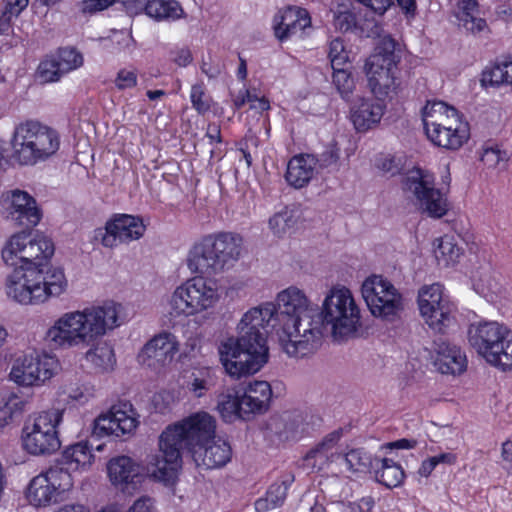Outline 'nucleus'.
Masks as SVG:
<instances>
[{
	"mask_svg": "<svg viewBox=\"0 0 512 512\" xmlns=\"http://www.w3.org/2000/svg\"><path fill=\"white\" fill-rule=\"evenodd\" d=\"M373 471L376 481L387 488L400 486L405 478L403 468L390 458H377Z\"/></svg>",
	"mask_w": 512,
	"mask_h": 512,
	"instance_id": "33",
	"label": "nucleus"
},
{
	"mask_svg": "<svg viewBox=\"0 0 512 512\" xmlns=\"http://www.w3.org/2000/svg\"><path fill=\"white\" fill-rule=\"evenodd\" d=\"M320 418L299 409L274 414L267 422V429L284 440H297L310 434L318 426Z\"/></svg>",
	"mask_w": 512,
	"mask_h": 512,
	"instance_id": "16",
	"label": "nucleus"
},
{
	"mask_svg": "<svg viewBox=\"0 0 512 512\" xmlns=\"http://www.w3.org/2000/svg\"><path fill=\"white\" fill-rule=\"evenodd\" d=\"M92 346L86 353V359L103 371L112 370L116 363L113 348L107 343Z\"/></svg>",
	"mask_w": 512,
	"mask_h": 512,
	"instance_id": "42",
	"label": "nucleus"
},
{
	"mask_svg": "<svg viewBox=\"0 0 512 512\" xmlns=\"http://www.w3.org/2000/svg\"><path fill=\"white\" fill-rule=\"evenodd\" d=\"M311 29V17L308 11L297 6H288L280 10L273 19L276 38L284 42L292 37H304Z\"/></svg>",
	"mask_w": 512,
	"mask_h": 512,
	"instance_id": "21",
	"label": "nucleus"
},
{
	"mask_svg": "<svg viewBox=\"0 0 512 512\" xmlns=\"http://www.w3.org/2000/svg\"><path fill=\"white\" fill-rule=\"evenodd\" d=\"M218 382L216 371L210 367L196 368L191 374V380L188 383V389L196 397H203L213 389Z\"/></svg>",
	"mask_w": 512,
	"mask_h": 512,
	"instance_id": "38",
	"label": "nucleus"
},
{
	"mask_svg": "<svg viewBox=\"0 0 512 512\" xmlns=\"http://www.w3.org/2000/svg\"><path fill=\"white\" fill-rule=\"evenodd\" d=\"M242 405L246 417L250 420L254 415L265 413L271 403L272 389L267 381L249 382L242 389Z\"/></svg>",
	"mask_w": 512,
	"mask_h": 512,
	"instance_id": "26",
	"label": "nucleus"
},
{
	"mask_svg": "<svg viewBox=\"0 0 512 512\" xmlns=\"http://www.w3.org/2000/svg\"><path fill=\"white\" fill-rule=\"evenodd\" d=\"M362 296L371 314L390 319L403 309V297L395 286L381 275H371L361 287Z\"/></svg>",
	"mask_w": 512,
	"mask_h": 512,
	"instance_id": "14",
	"label": "nucleus"
},
{
	"mask_svg": "<svg viewBox=\"0 0 512 512\" xmlns=\"http://www.w3.org/2000/svg\"><path fill=\"white\" fill-rule=\"evenodd\" d=\"M146 225L141 216L115 214L106 222L105 232L99 231L103 246L113 248L119 243H129L143 237Z\"/></svg>",
	"mask_w": 512,
	"mask_h": 512,
	"instance_id": "20",
	"label": "nucleus"
},
{
	"mask_svg": "<svg viewBox=\"0 0 512 512\" xmlns=\"http://www.w3.org/2000/svg\"><path fill=\"white\" fill-rule=\"evenodd\" d=\"M375 505L372 497H363L358 502L351 504V512H371Z\"/></svg>",
	"mask_w": 512,
	"mask_h": 512,
	"instance_id": "63",
	"label": "nucleus"
},
{
	"mask_svg": "<svg viewBox=\"0 0 512 512\" xmlns=\"http://www.w3.org/2000/svg\"><path fill=\"white\" fill-rule=\"evenodd\" d=\"M117 319V305L113 301L66 312L47 330L45 339L53 349L94 345L107 330L118 326Z\"/></svg>",
	"mask_w": 512,
	"mask_h": 512,
	"instance_id": "5",
	"label": "nucleus"
},
{
	"mask_svg": "<svg viewBox=\"0 0 512 512\" xmlns=\"http://www.w3.org/2000/svg\"><path fill=\"white\" fill-rule=\"evenodd\" d=\"M342 459L349 471L371 472L377 457L373 458L364 448H354L345 453Z\"/></svg>",
	"mask_w": 512,
	"mask_h": 512,
	"instance_id": "41",
	"label": "nucleus"
},
{
	"mask_svg": "<svg viewBox=\"0 0 512 512\" xmlns=\"http://www.w3.org/2000/svg\"><path fill=\"white\" fill-rule=\"evenodd\" d=\"M53 241L43 234H13L2 249L6 265L14 267L6 280V294L23 305H36L64 293L68 286L64 270L49 264Z\"/></svg>",
	"mask_w": 512,
	"mask_h": 512,
	"instance_id": "2",
	"label": "nucleus"
},
{
	"mask_svg": "<svg viewBox=\"0 0 512 512\" xmlns=\"http://www.w3.org/2000/svg\"><path fill=\"white\" fill-rule=\"evenodd\" d=\"M503 61L495 62L489 67H486L482 72L481 83L483 86H500L507 84L506 73L507 70L503 69Z\"/></svg>",
	"mask_w": 512,
	"mask_h": 512,
	"instance_id": "48",
	"label": "nucleus"
},
{
	"mask_svg": "<svg viewBox=\"0 0 512 512\" xmlns=\"http://www.w3.org/2000/svg\"><path fill=\"white\" fill-rule=\"evenodd\" d=\"M479 4L476 0H458L455 16L458 25L471 34H478L487 28V22L479 16Z\"/></svg>",
	"mask_w": 512,
	"mask_h": 512,
	"instance_id": "32",
	"label": "nucleus"
},
{
	"mask_svg": "<svg viewBox=\"0 0 512 512\" xmlns=\"http://www.w3.org/2000/svg\"><path fill=\"white\" fill-rule=\"evenodd\" d=\"M168 60L180 68H185L193 62L191 49L185 45H174L167 52Z\"/></svg>",
	"mask_w": 512,
	"mask_h": 512,
	"instance_id": "52",
	"label": "nucleus"
},
{
	"mask_svg": "<svg viewBox=\"0 0 512 512\" xmlns=\"http://www.w3.org/2000/svg\"><path fill=\"white\" fill-rule=\"evenodd\" d=\"M151 0H126L124 2L126 10L132 14H139L141 12H145L148 16V5H150Z\"/></svg>",
	"mask_w": 512,
	"mask_h": 512,
	"instance_id": "61",
	"label": "nucleus"
},
{
	"mask_svg": "<svg viewBox=\"0 0 512 512\" xmlns=\"http://www.w3.org/2000/svg\"><path fill=\"white\" fill-rule=\"evenodd\" d=\"M216 422L207 412L191 414L168 425L159 436V454L154 457L152 475L166 484L173 482L182 464V450L190 453L215 438Z\"/></svg>",
	"mask_w": 512,
	"mask_h": 512,
	"instance_id": "4",
	"label": "nucleus"
},
{
	"mask_svg": "<svg viewBox=\"0 0 512 512\" xmlns=\"http://www.w3.org/2000/svg\"><path fill=\"white\" fill-rule=\"evenodd\" d=\"M343 436V429L339 428L328 433L319 443L320 449H325L331 453L332 449L338 444Z\"/></svg>",
	"mask_w": 512,
	"mask_h": 512,
	"instance_id": "59",
	"label": "nucleus"
},
{
	"mask_svg": "<svg viewBox=\"0 0 512 512\" xmlns=\"http://www.w3.org/2000/svg\"><path fill=\"white\" fill-rule=\"evenodd\" d=\"M432 359L441 374L459 375L467 368V358L462 349L442 337L433 342Z\"/></svg>",
	"mask_w": 512,
	"mask_h": 512,
	"instance_id": "23",
	"label": "nucleus"
},
{
	"mask_svg": "<svg viewBox=\"0 0 512 512\" xmlns=\"http://www.w3.org/2000/svg\"><path fill=\"white\" fill-rule=\"evenodd\" d=\"M314 170L313 154L295 155L288 162L285 179L294 188H302L311 181Z\"/></svg>",
	"mask_w": 512,
	"mask_h": 512,
	"instance_id": "31",
	"label": "nucleus"
},
{
	"mask_svg": "<svg viewBox=\"0 0 512 512\" xmlns=\"http://www.w3.org/2000/svg\"><path fill=\"white\" fill-rule=\"evenodd\" d=\"M326 325L331 326L334 337H347L360 326V309L346 287L332 288L319 310Z\"/></svg>",
	"mask_w": 512,
	"mask_h": 512,
	"instance_id": "9",
	"label": "nucleus"
},
{
	"mask_svg": "<svg viewBox=\"0 0 512 512\" xmlns=\"http://www.w3.org/2000/svg\"><path fill=\"white\" fill-rule=\"evenodd\" d=\"M73 487V478L59 466H50L33 477L25 491L28 502L35 507H46L61 502Z\"/></svg>",
	"mask_w": 512,
	"mask_h": 512,
	"instance_id": "11",
	"label": "nucleus"
},
{
	"mask_svg": "<svg viewBox=\"0 0 512 512\" xmlns=\"http://www.w3.org/2000/svg\"><path fill=\"white\" fill-rule=\"evenodd\" d=\"M419 310L427 325L444 334L455 323L456 305L444 294L440 283L423 286L418 293Z\"/></svg>",
	"mask_w": 512,
	"mask_h": 512,
	"instance_id": "12",
	"label": "nucleus"
},
{
	"mask_svg": "<svg viewBox=\"0 0 512 512\" xmlns=\"http://www.w3.org/2000/svg\"><path fill=\"white\" fill-rule=\"evenodd\" d=\"M29 0H5L4 11L10 15L19 17L23 10L27 8Z\"/></svg>",
	"mask_w": 512,
	"mask_h": 512,
	"instance_id": "60",
	"label": "nucleus"
},
{
	"mask_svg": "<svg viewBox=\"0 0 512 512\" xmlns=\"http://www.w3.org/2000/svg\"><path fill=\"white\" fill-rule=\"evenodd\" d=\"M328 58L332 68L347 65L349 61V52L345 48L343 39L336 37L329 42Z\"/></svg>",
	"mask_w": 512,
	"mask_h": 512,
	"instance_id": "47",
	"label": "nucleus"
},
{
	"mask_svg": "<svg viewBox=\"0 0 512 512\" xmlns=\"http://www.w3.org/2000/svg\"><path fill=\"white\" fill-rule=\"evenodd\" d=\"M191 456L198 467L216 469L225 466L232 457V449L225 441H214L193 450Z\"/></svg>",
	"mask_w": 512,
	"mask_h": 512,
	"instance_id": "28",
	"label": "nucleus"
},
{
	"mask_svg": "<svg viewBox=\"0 0 512 512\" xmlns=\"http://www.w3.org/2000/svg\"><path fill=\"white\" fill-rule=\"evenodd\" d=\"M3 207L7 218L15 225L22 226L30 232L42 218V210L37 204L36 199L28 192L15 189L3 195Z\"/></svg>",
	"mask_w": 512,
	"mask_h": 512,
	"instance_id": "18",
	"label": "nucleus"
},
{
	"mask_svg": "<svg viewBox=\"0 0 512 512\" xmlns=\"http://www.w3.org/2000/svg\"><path fill=\"white\" fill-rule=\"evenodd\" d=\"M114 83L118 90L134 88L138 83L137 73L135 70H128L126 68L120 69Z\"/></svg>",
	"mask_w": 512,
	"mask_h": 512,
	"instance_id": "56",
	"label": "nucleus"
},
{
	"mask_svg": "<svg viewBox=\"0 0 512 512\" xmlns=\"http://www.w3.org/2000/svg\"><path fill=\"white\" fill-rule=\"evenodd\" d=\"M396 46L397 43L390 36L382 38L375 52L365 62V73L373 97L383 101L399 85L395 73L401 56L396 52Z\"/></svg>",
	"mask_w": 512,
	"mask_h": 512,
	"instance_id": "8",
	"label": "nucleus"
},
{
	"mask_svg": "<svg viewBox=\"0 0 512 512\" xmlns=\"http://www.w3.org/2000/svg\"><path fill=\"white\" fill-rule=\"evenodd\" d=\"M333 14V26L341 33H353L362 35L367 31L370 19L367 14L352 4L341 3L331 8Z\"/></svg>",
	"mask_w": 512,
	"mask_h": 512,
	"instance_id": "25",
	"label": "nucleus"
},
{
	"mask_svg": "<svg viewBox=\"0 0 512 512\" xmlns=\"http://www.w3.org/2000/svg\"><path fill=\"white\" fill-rule=\"evenodd\" d=\"M108 476L114 485H120L122 490L135 489L141 482L140 467L128 456L112 458L107 465Z\"/></svg>",
	"mask_w": 512,
	"mask_h": 512,
	"instance_id": "27",
	"label": "nucleus"
},
{
	"mask_svg": "<svg viewBox=\"0 0 512 512\" xmlns=\"http://www.w3.org/2000/svg\"><path fill=\"white\" fill-rule=\"evenodd\" d=\"M184 10L176 0H151L148 16L156 21H176L184 17Z\"/></svg>",
	"mask_w": 512,
	"mask_h": 512,
	"instance_id": "39",
	"label": "nucleus"
},
{
	"mask_svg": "<svg viewBox=\"0 0 512 512\" xmlns=\"http://www.w3.org/2000/svg\"><path fill=\"white\" fill-rule=\"evenodd\" d=\"M459 114V111L447 105L443 101H427L426 105L421 110L424 131L432 127L431 123H439V119H449Z\"/></svg>",
	"mask_w": 512,
	"mask_h": 512,
	"instance_id": "40",
	"label": "nucleus"
},
{
	"mask_svg": "<svg viewBox=\"0 0 512 512\" xmlns=\"http://www.w3.org/2000/svg\"><path fill=\"white\" fill-rule=\"evenodd\" d=\"M178 350L179 344L176 337L169 332H163L144 345L142 355L164 366L173 360Z\"/></svg>",
	"mask_w": 512,
	"mask_h": 512,
	"instance_id": "30",
	"label": "nucleus"
},
{
	"mask_svg": "<svg viewBox=\"0 0 512 512\" xmlns=\"http://www.w3.org/2000/svg\"><path fill=\"white\" fill-rule=\"evenodd\" d=\"M27 401L15 392H2L0 394V429L5 427L14 418L21 416Z\"/></svg>",
	"mask_w": 512,
	"mask_h": 512,
	"instance_id": "36",
	"label": "nucleus"
},
{
	"mask_svg": "<svg viewBox=\"0 0 512 512\" xmlns=\"http://www.w3.org/2000/svg\"><path fill=\"white\" fill-rule=\"evenodd\" d=\"M402 188L415 199L419 210L431 218L439 219L449 210L445 193L435 187V177L428 170L415 167L402 179Z\"/></svg>",
	"mask_w": 512,
	"mask_h": 512,
	"instance_id": "10",
	"label": "nucleus"
},
{
	"mask_svg": "<svg viewBox=\"0 0 512 512\" xmlns=\"http://www.w3.org/2000/svg\"><path fill=\"white\" fill-rule=\"evenodd\" d=\"M242 250V237L231 232L204 236L191 248L188 268L199 276L187 280L174 291L170 305L175 316H190L211 308L219 299L212 281L214 276L233 266Z\"/></svg>",
	"mask_w": 512,
	"mask_h": 512,
	"instance_id": "3",
	"label": "nucleus"
},
{
	"mask_svg": "<svg viewBox=\"0 0 512 512\" xmlns=\"http://www.w3.org/2000/svg\"><path fill=\"white\" fill-rule=\"evenodd\" d=\"M461 255V248L454 242L453 237L444 236L435 250V257L439 265L445 267L456 263Z\"/></svg>",
	"mask_w": 512,
	"mask_h": 512,
	"instance_id": "43",
	"label": "nucleus"
},
{
	"mask_svg": "<svg viewBox=\"0 0 512 512\" xmlns=\"http://www.w3.org/2000/svg\"><path fill=\"white\" fill-rule=\"evenodd\" d=\"M363 5L366 9L365 14L370 16H383L388 9L394 4L393 0H355Z\"/></svg>",
	"mask_w": 512,
	"mask_h": 512,
	"instance_id": "55",
	"label": "nucleus"
},
{
	"mask_svg": "<svg viewBox=\"0 0 512 512\" xmlns=\"http://www.w3.org/2000/svg\"><path fill=\"white\" fill-rule=\"evenodd\" d=\"M425 130L427 138L437 147L449 151L459 150L470 139V125L462 114L449 119H439Z\"/></svg>",
	"mask_w": 512,
	"mask_h": 512,
	"instance_id": "17",
	"label": "nucleus"
},
{
	"mask_svg": "<svg viewBox=\"0 0 512 512\" xmlns=\"http://www.w3.org/2000/svg\"><path fill=\"white\" fill-rule=\"evenodd\" d=\"M136 415L132 404L128 402L114 405L107 415H101L94 420L92 436L101 438L131 434L139 424Z\"/></svg>",
	"mask_w": 512,
	"mask_h": 512,
	"instance_id": "19",
	"label": "nucleus"
},
{
	"mask_svg": "<svg viewBox=\"0 0 512 512\" xmlns=\"http://www.w3.org/2000/svg\"><path fill=\"white\" fill-rule=\"evenodd\" d=\"M279 327L284 351L291 357L302 358L314 353L322 344L326 325L316 307L311 313H302Z\"/></svg>",
	"mask_w": 512,
	"mask_h": 512,
	"instance_id": "7",
	"label": "nucleus"
},
{
	"mask_svg": "<svg viewBox=\"0 0 512 512\" xmlns=\"http://www.w3.org/2000/svg\"><path fill=\"white\" fill-rule=\"evenodd\" d=\"M333 69L332 83L343 98L348 97L354 87V79L345 66L335 67Z\"/></svg>",
	"mask_w": 512,
	"mask_h": 512,
	"instance_id": "46",
	"label": "nucleus"
},
{
	"mask_svg": "<svg viewBox=\"0 0 512 512\" xmlns=\"http://www.w3.org/2000/svg\"><path fill=\"white\" fill-rule=\"evenodd\" d=\"M242 405L240 391L228 389L218 396L217 410L222 419L231 423L236 419L248 420Z\"/></svg>",
	"mask_w": 512,
	"mask_h": 512,
	"instance_id": "34",
	"label": "nucleus"
},
{
	"mask_svg": "<svg viewBox=\"0 0 512 512\" xmlns=\"http://www.w3.org/2000/svg\"><path fill=\"white\" fill-rule=\"evenodd\" d=\"M397 5L400 7L402 13L408 19L415 18L417 14V3L416 0H395Z\"/></svg>",
	"mask_w": 512,
	"mask_h": 512,
	"instance_id": "62",
	"label": "nucleus"
},
{
	"mask_svg": "<svg viewBox=\"0 0 512 512\" xmlns=\"http://www.w3.org/2000/svg\"><path fill=\"white\" fill-rule=\"evenodd\" d=\"M385 109V101L376 97H363L351 106L350 119L358 132H366L380 123Z\"/></svg>",
	"mask_w": 512,
	"mask_h": 512,
	"instance_id": "24",
	"label": "nucleus"
},
{
	"mask_svg": "<svg viewBox=\"0 0 512 512\" xmlns=\"http://www.w3.org/2000/svg\"><path fill=\"white\" fill-rule=\"evenodd\" d=\"M289 483L287 481L274 482L268 488L264 497L254 503L257 512H267L282 506L286 500Z\"/></svg>",
	"mask_w": 512,
	"mask_h": 512,
	"instance_id": "37",
	"label": "nucleus"
},
{
	"mask_svg": "<svg viewBox=\"0 0 512 512\" xmlns=\"http://www.w3.org/2000/svg\"><path fill=\"white\" fill-rule=\"evenodd\" d=\"M375 166L383 173L395 176L403 171L404 161L392 154H381L376 158Z\"/></svg>",
	"mask_w": 512,
	"mask_h": 512,
	"instance_id": "51",
	"label": "nucleus"
},
{
	"mask_svg": "<svg viewBox=\"0 0 512 512\" xmlns=\"http://www.w3.org/2000/svg\"><path fill=\"white\" fill-rule=\"evenodd\" d=\"M508 327L497 321L480 320L468 326L467 339L469 345L479 356L487 359L492 356L494 347H497L498 339H502L503 333L508 332Z\"/></svg>",
	"mask_w": 512,
	"mask_h": 512,
	"instance_id": "22",
	"label": "nucleus"
},
{
	"mask_svg": "<svg viewBox=\"0 0 512 512\" xmlns=\"http://www.w3.org/2000/svg\"><path fill=\"white\" fill-rule=\"evenodd\" d=\"M507 154L504 151H501L497 147L485 148L481 155V161L488 168L496 167L500 161H506Z\"/></svg>",
	"mask_w": 512,
	"mask_h": 512,
	"instance_id": "57",
	"label": "nucleus"
},
{
	"mask_svg": "<svg viewBox=\"0 0 512 512\" xmlns=\"http://www.w3.org/2000/svg\"><path fill=\"white\" fill-rule=\"evenodd\" d=\"M62 421L59 410L43 411L38 414L31 425L24 428L23 447L32 455H50L60 448L56 430Z\"/></svg>",
	"mask_w": 512,
	"mask_h": 512,
	"instance_id": "13",
	"label": "nucleus"
},
{
	"mask_svg": "<svg viewBox=\"0 0 512 512\" xmlns=\"http://www.w3.org/2000/svg\"><path fill=\"white\" fill-rule=\"evenodd\" d=\"M330 455L332 456V453L325 449H320V446L317 444L306 453L303 458V465L313 471H320L329 463Z\"/></svg>",
	"mask_w": 512,
	"mask_h": 512,
	"instance_id": "50",
	"label": "nucleus"
},
{
	"mask_svg": "<svg viewBox=\"0 0 512 512\" xmlns=\"http://www.w3.org/2000/svg\"><path fill=\"white\" fill-rule=\"evenodd\" d=\"M94 457L92 447L88 442L80 441L66 447L53 466H59L62 471H66L72 476V472L88 469Z\"/></svg>",
	"mask_w": 512,
	"mask_h": 512,
	"instance_id": "29",
	"label": "nucleus"
},
{
	"mask_svg": "<svg viewBox=\"0 0 512 512\" xmlns=\"http://www.w3.org/2000/svg\"><path fill=\"white\" fill-rule=\"evenodd\" d=\"M316 307L302 290L290 286L278 293L277 306L267 302L251 308L237 326L238 336L227 338L219 346L225 372L236 379L257 373L269 359L268 327H281L290 318L311 313Z\"/></svg>",
	"mask_w": 512,
	"mask_h": 512,
	"instance_id": "1",
	"label": "nucleus"
},
{
	"mask_svg": "<svg viewBox=\"0 0 512 512\" xmlns=\"http://www.w3.org/2000/svg\"><path fill=\"white\" fill-rule=\"evenodd\" d=\"M56 360L34 351L17 357L10 371V379L21 386H40L54 375Z\"/></svg>",
	"mask_w": 512,
	"mask_h": 512,
	"instance_id": "15",
	"label": "nucleus"
},
{
	"mask_svg": "<svg viewBox=\"0 0 512 512\" xmlns=\"http://www.w3.org/2000/svg\"><path fill=\"white\" fill-rule=\"evenodd\" d=\"M293 224L294 220L292 219L291 212L287 210L278 212L269 219V227L276 235L285 233Z\"/></svg>",
	"mask_w": 512,
	"mask_h": 512,
	"instance_id": "54",
	"label": "nucleus"
},
{
	"mask_svg": "<svg viewBox=\"0 0 512 512\" xmlns=\"http://www.w3.org/2000/svg\"><path fill=\"white\" fill-rule=\"evenodd\" d=\"M65 74L62 70L61 62L57 58H49L40 62L37 75L44 82H56Z\"/></svg>",
	"mask_w": 512,
	"mask_h": 512,
	"instance_id": "45",
	"label": "nucleus"
},
{
	"mask_svg": "<svg viewBox=\"0 0 512 512\" xmlns=\"http://www.w3.org/2000/svg\"><path fill=\"white\" fill-rule=\"evenodd\" d=\"M13 157L21 165H34L54 155L60 147L59 133L38 121L20 123L14 131Z\"/></svg>",
	"mask_w": 512,
	"mask_h": 512,
	"instance_id": "6",
	"label": "nucleus"
},
{
	"mask_svg": "<svg viewBox=\"0 0 512 512\" xmlns=\"http://www.w3.org/2000/svg\"><path fill=\"white\" fill-rule=\"evenodd\" d=\"M58 61L61 62L65 73L77 69L83 64V56L74 48H64L59 51Z\"/></svg>",
	"mask_w": 512,
	"mask_h": 512,
	"instance_id": "53",
	"label": "nucleus"
},
{
	"mask_svg": "<svg viewBox=\"0 0 512 512\" xmlns=\"http://www.w3.org/2000/svg\"><path fill=\"white\" fill-rule=\"evenodd\" d=\"M152 502L149 497H141L134 502L128 512H152Z\"/></svg>",
	"mask_w": 512,
	"mask_h": 512,
	"instance_id": "64",
	"label": "nucleus"
},
{
	"mask_svg": "<svg viewBox=\"0 0 512 512\" xmlns=\"http://www.w3.org/2000/svg\"><path fill=\"white\" fill-rule=\"evenodd\" d=\"M190 100L192 107L201 115L208 112L211 108V99L206 94V88L203 82L192 85Z\"/></svg>",
	"mask_w": 512,
	"mask_h": 512,
	"instance_id": "49",
	"label": "nucleus"
},
{
	"mask_svg": "<svg viewBox=\"0 0 512 512\" xmlns=\"http://www.w3.org/2000/svg\"><path fill=\"white\" fill-rule=\"evenodd\" d=\"M340 151L338 143L334 140L331 141L321 153L314 155V166L318 165L320 169L337 171L339 169Z\"/></svg>",
	"mask_w": 512,
	"mask_h": 512,
	"instance_id": "44",
	"label": "nucleus"
},
{
	"mask_svg": "<svg viewBox=\"0 0 512 512\" xmlns=\"http://www.w3.org/2000/svg\"><path fill=\"white\" fill-rule=\"evenodd\" d=\"M116 0H84L81 5V11L84 14H94L98 11L107 9L113 5Z\"/></svg>",
	"mask_w": 512,
	"mask_h": 512,
	"instance_id": "58",
	"label": "nucleus"
},
{
	"mask_svg": "<svg viewBox=\"0 0 512 512\" xmlns=\"http://www.w3.org/2000/svg\"><path fill=\"white\" fill-rule=\"evenodd\" d=\"M501 338L498 339L497 347L493 349V355L488 356L485 361L506 372L512 370V330L508 329V332L503 333Z\"/></svg>",
	"mask_w": 512,
	"mask_h": 512,
	"instance_id": "35",
	"label": "nucleus"
}]
</instances>
